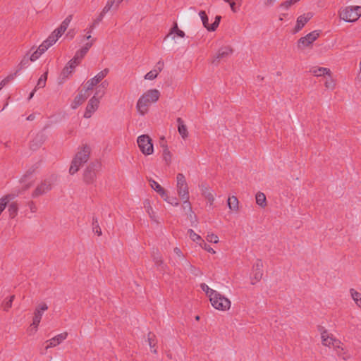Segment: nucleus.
<instances>
[{
    "mask_svg": "<svg viewBox=\"0 0 361 361\" xmlns=\"http://www.w3.org/2000/svg\"><path fill=\"white\" fill-rule=\"evenodd\" d=\"M350 293L353 300L356 303L357 306L361 309V293L357 292L354 288L350 289Z\"/></svg>",
    "mask_w": 361,
    "mask_h": 361,
    "instance_id": "28",
    "label": "nucleus"
},
{
    "mask_svg": "<svg viewBox=\"0 0 361 361\" xmlns=\"http://www.w3.org/2000/svg\"><path fill=\"white\" fill-rule=\"evenodd\" d=\"M201 289L205 292L206 295L209 298V299L214 295L213 293H215L216 290H214L210 288L206 283H203L200 284Z\"/></svg>",
    "mask_w": 361,
    "mask_h": 361,
    "instance_id": "43",
    "label": "nucleus"
},
{
    "mask_svg": "<svg viewBox=\"0 0 361 361\" xmlns=\"http://www.w3.org/2000/svg\"><path fill=\"white\" fill-rule=\"evenodd\" d=\"M47 75H48V72L46 71L43 75H42L40 76V78H39V80L37 81L35 88H43L45 87L47 79Z\"/></svg>",
    "mask_w": 361,
    "mask_h": 361,
    "instance_id": "40",
    "label": "nucleus"
},
{
    "mask_svg": "<svg viewBox=\"0 0 361 361\" xmlns=\"http://www.w3.org/2000/svg\"><path fill=\"white\" fill-rule=\"evenodd\" d=\"M47 310L48 306L46 303L42 302L38 305L35 310L32 322L39 324L44 312Z\"/></svg>",
    "mask_w": 361,
    "mask_h": 361,
    "instance_id": "19",
    "label": "nucleus"
},
{
    "mask_svg": "<svg viewBox=\"0 0 361 361\" xmlns=\"http://www.w3.org/2000/svg\"><path fill=\"white\" fill-rule=\"evenodd\" d=\"M99 99L95 96H93L88 102L84 113V117L89 118L92 116V114L97 111L99 104Z\"/></svg>",
    "mask_w": 361,
    "mask_h": 361,
    "instance_id": "13",
    "label": "nucleus"
},
{
    "mask_svg": "<svg viewBox=\"0 0 361 361\" xmlns=\"http://www.w3.org/2000/svg\"><path fill=\"white\" fill-rule=\"evenodd\" d=\"M339 18L348 23H354L361 16V6H348L341 8L338 11Z\"/></svg>",
    "mask_w": 361,
    "mask_h": 361,
    "instance_id": "3",
    "label": "nucleus"
},
{
    "mask_svg": "<svg viewBox=\"0 0 361 361\" xmlns=\"http://www.w3.org/2000/svg\"><path fill=\"white\" fill-rule=\"evenodd\" d=\"M18 73V71H16L14 73L9 74L8 76H6L4 79H3L0 82V86L5 87L6 85H8L9 82L13 81L16 78Z\"/></svg>",
    "mask_w": 361,
    "mask_h": 361,
    "instance_id": "33",
    "label": "nucleus"
},
{
    "mask_svg": "<svg viewBox=\"0 0 361 361\" xmlns=\"http://www.w3.org/2000/svg\"><path fill=\"white\" fill-rule=\"evenodd\" d=\"M79 64H77L76 62H75V61H73V59L70 60L68 63H67V66L71 68L72 69L73 71L75 69V68L78 66Z\"/></svg>",
    "mask_w": 361,
    "mask_h": 361,
    "instance_id": "59",
    "label": "nucleus"
},
{
    "mask_svg": "<svg viewBox=\"0 0 361 361\" xmlns=\"http://www.w3.org/2000/svg\"><path fill=\"white\" fill-rule=\"evenodd\" d=\"M233 53V49L229 46L221 47L213 56L212 63L218 64L221 60L228 58Z\"/></svg>",
    "mask_w": 361,
    "mask_h": 361,
    "instance_id": "12",
    "label": "nucleus"
},
{
    "mask_svg": "<svg viewBox=\"0 0 361 361\" xmlns=\"http://www.w3.org/2000/svg\"><path fill=\"white\" fill-rule=\"evenodd\" d=\"M202 195L205 197V199L208 201L210 205H212L214 201V197L209 188L207 187H202Z\"/></svg>",
    "mask_w": 361,
    "mask_h": 361,
    "instance_id": "26",
    "label": "nucleus"
},
{
    "mask_svg": "<svg viewBox=\"0 0 361 361\" xmlns=\"http://www.w3.org/2000/svg\"><path fill=\"white\" fill-rule=\"evenodd\" d=\"M109 69L106 68L98 73L94 78L87 80L85 84V88L90 91L93 90L95 86H98L102 80L109 74Z\"/></svg>",
    "mask_w": 361,
    "mask_h": 361,
    "instance_id": "10",
    "label": "nucleus"
},
{
    "mask_svg": "<svg viewBox=\"0 0 361 361\" xmlns=\"http://www.w3.org/2000/svg\"><path fill=\"white\" fill-rule=\"evenodd\" d=\"M206 240L209 243H217L219 242V237L214 233H208L206 236Z\"/></svg>",
    "mask_w": 361,
    "mask_h": 361,
    "instance_id": "50",
    "label": "nucleus"
},
{
    "mask_svg": "<svg viewBox=\"0 0 361 361\" xmlns=\"http://www.w3.org/2000/svg\"><path fill=\"white\" fill-rule=\"evenodd\" d=\"M97 173L93 165H89L85 169L83 173V180L86 184H92L94 183Z\"/></svg>",
    "mask_w": 361,
    "mask_h": 361,
    "instance_id": "15",
    "label": "nucleus"
},
{
    "mask_svg": "<svg viewBox=\"0 0 361 361\" xmlns=\"http://www.w3.org/2000/svg\"><path fill=\"white\" fill-rule=\"evenodd\" d=\"M324 85L326 88H331V89H333L335 85L334 81L331 79L329 81L327 80Z\"/></svg>",
    "mask_w": 361,
    "mask_h": 361,
    "instance_id": "61",
    "label": "nucleus"
},
{
    "mask_svg": "<svg viewBox=\"0 0 361 361\" xmlns=\"http://www.w3.org/2000/svg\"><path fill=\"white\" fill-rule=\"evenodd\" d=\"M109 11H105L104 8L102 9V12L100 13L98 18L94 20V22L90 26L88 29V32H92L93 30L94 29L95 25L99 23L100 21L102 20L104 15L108 13Z\"/></svg>",
    "mask_w": 361,
    "mask_h": 361,
    "instance_id": "38",
    "label": "nucleus"
},
{
    "mask_svg": "<svg viewBox=\"0 0 361 361\" xmlns=\"http://www.w3.org/2000/svg\"><path fill=\"white\" fill-rule=\"evenodd\" d=\"M30 61H31L30 59V56H28V54H27L26 55H25L23 56L22 60L19 63V64L18 66V68L17 71H18V72H19L22 69L27 67L29 66V64H30Z\"/></svg>",
    "mask_w": 361,
    "mask_h": 361,
    "instance_id": "34",
    "label": "nucleus"
},
{
    "mask_svg": "<svg viewBox=\"0 0 361 361\" xmlns=\"http://www.w3.org/2000/svg\"><path fill=\"white\" fill-rule=\"evenodd\" d=\"M39 324L35 323L34 322L30 325V326L27 329V333L29 336L34 335L38 330Z\"/></svg>",
    "mask_w": 361,
    "mask_h": 361,
    "instance_id": "46",
    "label": "nucleus"
},
{
    "mask_svg": "<svg viewBox=\"0 0 361 361\" xmlns=\"http://www.w3.org/2000/svg\"><path fill=\"white\" fill-rule=\"evenodd\" d=\"M42 54L38 49H37L30 56V59L31 61H35L40 57Z\"/></svg>",
    "mask_w": 361,
    "mask_h": 361,
    "instance_id": "55",
    "label": "nucleus"
},
{
    "mask_svg": "<svg viewBox=\"0 0 361 361\" xmlns=\"http://www.w3.org/2000/svg\"><path fill=\"white\" fill-rule=\"evenodd\" d=\"M93 230L95 231V233L97 234V235L100 236L102 235V230L98 224L97 219H93Z\"/></svg>",
    "mask_w": 361,
    "mask_h": 361,
    "instance_id": "53",
    "label": "nucleus"
},
{
    "mask_svg": "<svg viewBox=\"0 0 361 361\" xmlns=\"http://www.w3.org/2000/svg\"><path fill=\"white\" fill-rule=\"evenodd\" d=\"M212 297L209 299L212 305L216 310L221 311H227L230 309L231 305V300L216 291L213 293Z\"/></svg>",
    "mask_w": 361,
    "mask_h": 361,
    "instance_id": "4",
    "label": "nucleus"
},
{
    "mask_svg": "<svg viewBox=\"0 0 361 361\" xmlns=\"http://www.w3.org/2000/svg\"><path fill=\"white\" fill-rule=\"evenodd\" d=\"M123 0H108L104 6L105 11H109L112 8H118Z\"/></svg>",
    "mask_w": 361,
    "mask_h": 361,
    "instance_id": "30",
    "label": "nucleus"
},
{
    "mask_svg": "<svg viewBox=\"0 0 361 361\" xmlns=\"http://www.w3.org/2000/svg\"><path fill=\"white\" fill-rule=\"evenodd\" d=\"M54 181V178L44 179L41 181L32 191L31 197L32 198H37L50 191L52 188Z\"/></svg>",
    "mask_w": 361,
    "mask_h": 361,
    "instance_id": "6",
    "label": "nucleus"
},
{
    "mask_svg": "<svg viewBox=\"0 0 361 361\" xmlns=\"http://www.w3.org/2000/svg\"><path fill=\"white\" fill-rule=\"evenodd\" d=\"M255 198H256V203L259 206H260L263 208L267 206V198H266L265 195L263 192H258L256 194Z\"/></svg>",
    "mask_w": 361,
    "mask_h": 361,
    "instance_id": "31",
    "label": "nucleus"
},
{
    "mask_svg": "<svg viewBox=\"0 0 361 361\" xmlns=\"http://www.w3.org/2000/svg\"><path fill=\"white\" fill-rule=\"evenodd\" d=\"M188 233L189 235V237L190 239L199 244V243H202L204 240L201 238L200 235L196 233L192 229H189L188 231Z\"/></svg>",
    "mask_w": 361,
    "mask_h": 361,
    "instance_id": "35",
    "label": "nucleus"
},
{
    "mask_svg": "<svg viewBox=\"0 0 361 361\" xmlns=\"http://www.w3.org/2000/svg\"><path fill=\"white\" fill-rule=\"evenodd\" d=\"M137 143L140 152L145 156L154 153V145L152 138L148 135H142L137 137Z\"/></svg>",
    "mask_w": 361,
    "mask_h": 361,
    "instance_id": "5",
    "label": "nucleus"
},
{
    "mask_svg": "<svg viewBox=\"0 0 361 361\" xmlns=\"http://www.w3.org/2000/svg\"><path fill=\"white\" fill-rule=\"evenodd\" d=\"M160 97V92L157 89H152L145 92L138 99L136 105L137 111L141 115H145L152 103L157 102Z\"/></svg>",
    "mask_w": 361,
    "mask_h": 361,
    "instance_id": "2",
    "label": "nucleus"
},
{
    "mask_svg": "<svg viewBox=\"0 0 361 361\" xmlns=\"http://www.w3.org/2000/svg\"><path fill=\"white\" fill-rule=\"evenodd\" d=\"M313 17L311 12L304 13L297 18L296 25L295 27L294 32L296 33L302 30L305 24Z\"/></svg>",
    "mask_w": 361,
    "mask_h": 361,
    "instance_id": "16",
    "label": "nucleus"
},
{
    "mask_svg": "<svg viewBox=\"0 0 361 361\" xmlns=\"http://www.w3.org/2000/svg\"><path fill=\"white\" fill-rule=\"evenodd\" d=\"M310 72L315 76L319 77L325 75L331 76V71L329 68L319 67L312 68Z\"/></svg>",
    "mask_w": 361,
    "mask_h": 361,
    "instance_id": "23",
    "label": "nucleus"
},
{
    "mask_svg": "<svg viewBox=\"0 0 361 361\" xmlns=\"http://www.w3.org/2000/svg\"><path fill=\"white\" fill-rule=\"evenodd\" d=\"M164 201L167 202L169 204L177 207L179 205V202L178 199L175 197H169L166 193V197H161Z\"/></svg>",
    "mask_w": 361,
    "mask_h": 361,
    "instance_id": "44",
    "label": "nucleus"
},
{
    "mask_svg": "<svg viewBox=\"0 0 361 361\" xmlns=\"http://www.w3.org/2000/svg\"><path fill=\"white\" fill-rule=\"evenodd\" d=\"M171 157L172 155L169 148L167 147V146H164L163 149V158L167 164H169L171 163Z\"/></svg>",
    "mask_w": 361,
    "mask_h": 361,
    "instance_id": "42",
    "label": "nucleus"
},
{
    "mask_svg": "<svg viewBox=\"0 0 361 361\" xmlns=\"http://www.w3.org/2000/svg\"><path fill=\"white\" fill-rule=\"evenodd\" d=\"M90 97L89 91L85 88V91L80 92L74 98L71 108L73 109H77L79 106L84 103V102Z\"/></svg>",
    "mask_w": 361,
    "mask_h": 361,
    "instance_id": "17",
    "label": "nucleus"
},
{
    "mask_svg": "<svg viewBox=\"0 0 361 361\" xmlns=\"http://www.w3.org/2000/svg\"><path fill=\"white\" fill-rule=\"evenodd\" d=\"M177 193L180 199L190 198L189 188L185 176L183 173H178L176 176Z\"/></svg>",
    "mask_w": 361,
    "mask_h": 361,
    "instance_id": "8",
    "label": "nucleus"
},
{
    "mask_svg": "<svg viewBox=\"0 0 361 361\" xmlns=\"http://www.w3.org/2000/svg\"><path fill=\"white\" fill-rule=\"evenodd\" d=\"M18 204L16 202H13L8 205V212L9 217L13 219L18 214Z\"/></svg>",
    "mask_w": 361,
    "mask_h": 361,
    "instance_id": "29",
    "label": "nucleus"
},
{
    "mask_svg": "<svg viewBox=\"0 0 361 361\" xmlns=\"http://www.w3.org/2000/svg\"><path fill=\"white\" fill-rule=\"evenodd\" d=\"M181 200H183V209L184 210H187L188 212H192V206L189 201V198Z\"/></svg>",
    "mask_w": 361,
    "mask_h": 361,
    "instance_id": "51",
    "label": "nucleus"
},
{
    "mask_svg": "<svg viewBox=\"0 0 361 361\" xmlns=\"http://www.w3.org/2000/svg\"><path fill=\"white\" fill-rule=\"evenodd\" d=\"M87 53L86 49L81 48L75 54H77L80 58L83 59Z\"/></svg>",
    "mask_w": 361,
    "mask_h": 361,
    "instance_id": "60",
    "label": "nucleus"
},
{
    "mask_svg": "<svg viewBox=\"0 0 361 361\" xmlns=\"http://www.w3.org/2000/svg\"><path fill=\"white\" fill-rule=\"evenodd\" d=\"M173 252L177 256L180 257L183 256L180 249L177 247L173 249Z\"/></svg>",
    "mask_w": 361,
    "mask_h": 361,
    "instance_id": "64",
    "label": "nucleus"
},
{
    "mask_svg": "<svg viewBox=\"0 0 361 361\" xmlns=\"http://www.w3.org/2000/svg\"><path fill=\"white\" fill-rule=\"evenodd\" d=\"M159 73H158L157 71V69H153V70L150 71L149 72H148L145 75V79L152 80L155 79L157 77Z\"/></svg>",
    "mask_w": 361,
    "mask_h": 361,
    "instance_id": "47",
    "label": "nucleus"
},
{
    "mask_svg": "<svg viewBox=\"0 0 361 361\" xmlns=\"http://www.w3.org/2000/svg\"><path fill=\"white\" fill-rule=\"evenodd\" d=\"M300 1V0H287V1L282 2L280 4V7L285 10H288V9H289V8L291 6L295 4L296 3L299 2Z\"/></svg>",
    "mask_w": 361,
    "mask_h": 361,
    "instance_id": "45",
    "label": "nucleus"
},
{
    "mask_svg": "<svg viewBox=\"0 0 361 361\" xmlns=\"http://www.w3.org/2000/svg\"><path fill=\"white\" fill-rule=\"evenodd\" d=\"M173 33H176L178 37L181 38H183L185 36V32L178 28L176 22L174 23L173 26L171 28L169 35H172Z\"/></svg>",
    "mask_w": 361,
    "mask_h": 361,
    "instance_id": "36",
    "label": "nucleus"
},
{
    "mask_svg": "<svg viewBox=\"0 0 361 361\" xmlns=\"http://www.w3.org/2000/svg\"><path fill=\"white\" fill-rule=\"evenodd\" d=\"M147 204H148L147 206L145 205L147 212L148 213L149 217L152 219H154V212L153 211V209H152V206L150 205L149 202H147Z\"/></svg>",
    "mask_w": 361,
    "mask_h": 361,
    "instance_id": "57",
    "label": "nucleus"
},
{
    "mask_svg": "<svg viewBox=\"0 0 361 361\" xmlns=\"http://www.w3.org/2000/svg\"><path fill=\"white\" fill-rule=\"evenodd\" d=\"M33 184H34V180H31V181L27 182V183H25L24 185L23 186V190H27L31 186H32Z\"/></svg>",
    "mask_w": 361,
    "mask_h": 361,
    "instance_id": "62",
    "label": "nucleus"
},
{
    "mask_svg": "<svg viewBox=\"0 0 361 361\" xmlns=\"http://www.w3.org/2000/svg\"><path fill=\"white\" fill-rule=\"evenodd\" d=\"M147 340L149 345L150 348H152V352L154 354L157 353V350L156 348L157 345V340H156V336L152 334V332H149L147 335Z\"/></svg>",
    "mask_w": 361,
    "mask_h": 361,
    "instance_id": "27",
    "label": "nucleus"
},
{
    "mask_svg": "<svg viewBox=\"0 0 361 361\" xmlns=\"http://www.w3.org/2000/svg\"><path fill=\"white\" fill-rule=\"evenodd\" d=\"M228 205L231 210L238 211V200L236 197H229L228 199Z\"/></svg>",
    "mask_w": 361,
    "mask_h": 361,
    "instance_id": "32",
    "label": "nucleus"
},
{
    "mask_svg": "<svg viewBox=\"0 0 361 361\" xmlns=\"http://www.w3.org/2000/svg\"><path fill=\"white\" fill-rule=\"evenodd\" d=\"M164 62H163V61H159L157 63V65H156V66H155V68H154V69H157V71L158 73H160V72L162 71V69H163V68H164Z\"/></svg>",
    "mask_w": 361,
    "mask_h": 361,
    "instance_id": "58",
    "label": "nucleus"
},
{
    "mask_svg": "<svg viewBox=\"0 0 361 361\" xmlns=\"http://www.w3.org/2000/svg\"><path fill=\"white\" fill-rule=\"evenodd\" d=\"M55 43L54 37H49L44 40L38 47V50L42 53H44L51 46Z\"/></svg>",
    "mask_w": 361,
    "mask_h": 361,
    "instance_id": "22",
    "label": "nucleus"
},
{
    "mask_svg": "<svg viewBox=\"0 0 361 361\" xmlns=\"http://www.w3.org/2000/svg\"><path fill=\"white\" fill-rule=\"evenodd\" d=\"M199 245L204 250H205L206 251H207L209 253H212V254H215L216 252L215 250L211 247L210 245H209L208 244H207L204 240H203L202 243H199Z\"/></svg>",
    "mask_w": 361,
    "mask_h": 361,
    "instance_id": "49",
    "label": "nucleus"
},
{
    "mask_svg": "<svg viewBox=\"0 0 361 361\" xmlns=\"http://www.w3.org/2000/svg\"><path fill=\"white\" fill-rule=\"evenodd\" d=\"M229 5H230V7H231V11L233 12V13H236L238 11V9L236 8V4L235 1H233V0L229 3Z\"/></svg>",
    "mask_w": 361,
    "mask_h": 361,
    "instance_id": "63",
    "label": "nucleus"
},
{
    "mask_svg": "<svg viewBox=\"0 0 361 361\" xmlns=\"http://www.w3.org/2000/svg\"><path fill=\"white\" fill-rule=\"evenodd\" d=\"M319 330L321 334L322 344L324 346L334 348L336 344L340 343L341 340L336 338L324 327L321 326Z\"/></svg>",
    "mask_w": 361,
    "mask_h": 361,
    "instance_id": "7",
    "label": "nucleus"
},
{
    "mask_svg": "<svg viewBox=\"0 0 361 361\" xmlns=\"http://www.w3.org/2000/svg\"><path fill=\"white\" fill-rule=\"evenodd\" d=\"M178 131L183 139H186L188 137V131L187 126L185 125L184 121L181 118H177Z\"/></svg>",
    "mask_w": 361,
    "mask_h": 361,
    "instance_id": "20",
    "label": "nucleus"
},
{
    "mask_svg": "<svg viewBox=\"0 0 361 361\" xmlns=\"http://www.w3.org/2000/svg\"><path fill=\"white\" fill-rule=\"evenodd\" d=\"M15 197H16L15 195L8 194V195H4V197H2L0 199V214L5 209L6 207L7 206V204L10 202V200L14 199Z\"/></svg>",
    "mask_w": 361,
    "mask_h": 361,
    "instance_id": "25",
    "label": "nucleus"
},
{
    "mask_svg": "<svg viewBox=\"0 0 361 361\" xmlns=\"http://www.w3.org/2000/svg\"><path fill=\"white\" fill-rule=\"evenodd\" d=\"M91 154V147L87 144H82L78 147V150L73 157L69 169L71 175L77 173L80 167L87 162Z\"/></svg>",
    "mask_w": 361,
    "mask_h": 361,
    "instance_id": "1",
    "label": "nucleus"
},
{
    "mask_svg": "<svg viewBox=\"0 0 361 361\" xmlns=\"http://www.w3.org/2000/svg\"><path fill=\"white\" fill-rule=\"evenodd\" d=\"M73 71L66 65L63 69L61 74L64 78H68L73 73Z\"/></svg>",
    "mask_w": 361,
    "mask_h": 361,
    "instance_id": "56",
    "label": "nucleus"
},
{
    "mask_svg": "<svg viewBox=\"0 0 361 361\" xmlns=\"http://www.w3.org/2000/svg\"><path fill=\"white\" fill-rule=\"evenodd\" d=\"M221 19V17L220 16H216L214 22L209 26V31H215L219 27Z\"/></svg>",
    "mask_w": 361,
    "mask_h": 361,
    "instance_id": "48",
    "label": "nucleus"
},
{
    "mask_svg": "<svg viewBox=\"0 0 361 361\" xmlns=\"http://www.w3.org/2000/svg\"><path fill=\"white\" fill-rule=\"evenodd\" d=\"M15 298V295H11L8 298L6 299L3 304H2V307H3V310L6 312H8L12 307V304H13V301Z\"/></svg>",
    "mask_w": 361,
    "mask_h": 361,
    "instance_id": "37",
    "label": "nucleus"
},
{
    "mask_svg": "<svg viewBox=\"0 0 361 361\" xmlns=\"http://www.w3.org/2000/svg\"><path fill=\"white\" fill-rule=\"evenodd\" d=\"M333 349L338 358L345 361L351 358L350 353L348 350L344 347V344L341 341H340V343L336 344Z\"/></svg>",
    "mask_w": 361,
    "mask_h": 361,
    "instance_id": "14",
    "label": "nucleus"
},
{
    "mask_svg": "<svg viewBox=\"0 0 361 361\" xmlns=\"http://www.w3.org/2000/svg\"><path fill=\"white\" fill-rule=\"evenodd\" d=\"M150 185L153 190H154L160 196L166 197V192L161 185L154 180H150Z\"/></svg>",
    "mask_w": 361,
    "mask_h": 361,
    "instance_id": "24",
    "label": "nucleus"
},
{
    "mask_svg": "<svg viewBox=\"0 0 361 361\" xmlns=\"http://www.w3.org/2000/svg\"><path fill=\"white\" fill-rule=\"evenodd\" d=\"M263 262L261 259H257L252 267V276L251 277V283L255 285L259 282L263 276Z\"/></svg>",
    "mask_w": 361,
    "mask_h": 361,
    "instance_id": "11",
    "label": "nucleus"
},
{
    "mask_svg": "<svg viewBox=\"0 0 361 361\" xmlns=\"http://www.w3.org/2000/svg\"><path fill=\"white\" fill-rule=\"evenodd\" d=\"M68 337V333L66 331L61 333L51 339L46 341L47 343L46 349L55 347L61 343Z\"/></svg>",
    "mask_w": 361,
    "mask_h": 361,
    "instance_id": "18",
    "label": "nucleus"
},
{
    "mask_svg": "<svg viewBox=\"0 0 361 361\" xmlns=\"http://www.w3.org/2000/svg\"><path fill=\"white\" fill-rule=\"evenodd\" d=\"M199 16L202 21V24L205 28L209 30V26L211 24L209 23V18L207 17V15L204 11H200L199 13Z\"/></svg>",
    "mask_w": 361,
    "mask_h": 361,
    "instance_id": "39",
    "label": "nucleus"
},
{
    "mask_svg": "<svg viewBox=\"0 0 361 361\" xmlns=\"http://www.w3.org/2000/svg\"><path fill=\"white\" fill-rule=\"evenodd\" d=\"M66 30H65L61 26H59L57 29H56L49 37H54L55 39V42L59 39V38L65 32Z\"/></svg>",
    "mask_w": 361,
    "mask_h": 361,
    "instance_id": "41",
    "label": "nucleus"
},
{
    "mask_svg": "<svg viewBox=\"0 0 361 361\" xmlns=\"http://www.w3.org/2000/svg\"><path fill=\"white\" fill-rule=\"evenodd\" d=\"M27 205L32 213L37 212V207L34 201L30 200L27 202Z\"/></svg>",
    "mask_w": 361,
    "mask_h": 361,
    "instance_id": "54",
    "label": "nucleus"
},
{
    "mask_svg": "<svg viewBox=\"0 0 361 361\" xmlns=\"http://www.w3.org/2000/svg\"><path fill=\"white\" fill-rule=\"evenodd\" d=\"M320 32L314 30L308 33L305 37H300L298 41V47L300 49H303L312 45V44L318 39Z\"/></svg>",
    "mask_w": 361,
    "mask_h": 361,
    "instance_id": "9",
    "label": "nucleus"
},
{
    "mask_svg": "<svg viewBox=\"0 0 361 361\" xmlns=\"http://www.w3.org/2000/svg\"><path fill=\"white\" fill-rule=\"evenodd\" d=\"M109 86V82L107 80H104L101 82L98 86L96 87V91L94 96H95L97 98H102L104 94L106 88Z\"/></svg>",
    "mask_w": 361,
    "mask_h": 361,
    "instance_id": "21",
    "label": "nucleus"
},
{
    "mask_svg": "<svg viewBox=\"0 0 361 361\" xmlns=\"http://www.w3.org/2000/svg\"><path fill=\"white\" fill-rule=\"evenodd\" d=\"M72 18H73V16L72 15H69L61 23V25L62 27H63L65 30H67L71 21L72 20Z\"/></svg>",
    "mask_w": 361,
    "mask_h": 361,
    "instance_id": "52",
    "label": "nucleus"
}]
</instances>
